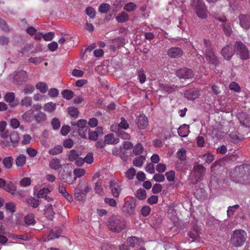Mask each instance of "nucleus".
<instances>
[{
    "mask_svg": "<svg viewBox=\"0 0 250 250\" xmlns=\"http://www.w3.org/2000/svg\"><path fill=\"white\" fill-rule=\"evenodd\" d=\"M195 197L199 200H203L206 196L205 190L202 188H199L196 189L194 193Z\"/></svg>",
    "mask_w": 250,
    "mask_h": 250,
    "instance_id": "nucleus-31",
    "label": "nucleus"
},
{
    "mask_svg": "<svg viewBox=\"0 0 250 250\" xmlns=\"http://www.w3.org/2000/svg\"><path fill=\"white\" fill-rule=\"evenodd\" d=\"M176 76L180 79H189L194 76L193 72L191 69L187 68H183L176 72Z\"/></svg>",
    "mask_w": 250,
    "mask_h": 250,
    "instance_id": "nucleus-9",
    "label": "nucleus"
},
{
    "mask_svg": "<svg viewBox=\"0 0 250 250\" xmlns=\"http://www.w3.org/2000/svg\"><path fill=\"white\" fill-rule=\"evenodd\" d=\"M125 226L124 219L120 216H112L107 221V227L113 232H119L124 229Z\"/></svg>",
    "mask_w": 250,
    "mask_h": 250,
    "instance_id": "nucleus-4",
    "label": "nucleus"
},
{
    "mask_svg": "<svg viewBox=\"0 0 250 250\" xmlns=\"http://www.w3.org/2000/svg\"><path fill=\"white\" fill-rule=\"evenodd\" d=\"M44 212L47 218L50 220H51L53 218L55 212L53 210L52 205L51 204H47L45 206Z\"/></svg>",
    "mask_w": 250,
    "mask_h": 250,
    "instance_id": "nucleus-27",
    "label": "nucleus"
},
{
    "mask_svg": "<svg viewBox=\"0 0 250 250\" xmlns=\"http://www.w3.org/2000/svg\"><path fill=\"white\" fill-rule=\"evenodd\" d=\"M193 172L196 182L202 180L206 173V169L202 165H194Z\"/></svg>",
    "mask_w": 250,
    "mask_h": 250,
    "instance_id": "nucleus-10",
    "label": "nucleus"
},
{
    "mask_svg": "<svg viewBox=\"0 0 250 250\" xmlns=\"http://www.w3.org/2000/svg\"><path fill=\"white\" fill-rule=\"evenodd\" d=\"M7 192L14 194L17 190L16 186L11 181L6 182V185L3 188Z\"/></svg>",
    "mask_w": 250,
    "mask_h": 250,
    "instance_id": "nucleus-29",
    "label": "nucleus"
},
{
    "mask_svg": "<svg viewBox=\"0 0 250 250\" xmlns=\"http://www.w3.org/2000/svg\"><path fill=\"white\" fill-rule=\"evenodd\" d=\"M60 180L66 182L69 184H73L76 180V177H72V174L71 171H64L59 175Z\"/></svg>",
    "mask_w": 250,
    "mask_h": 250,
    "instance_id": "nucleus-13",
    "label": "nucleus"
},
{
    "mask_svg": "<svg viewBox=\"0 0 250 250\" xmlns=\"http://www.w3.org/2000/svg\"><path fill=\"white\" fill-rule=\"evenodd\" d=\"M85 174V170L83 168H76L74 170V174L75 175L74 177H76V179L77 178L81 177L84 175Z\"/></svg>",
    "mask_w": 250,
    "mask_h": 250,
    "instance_id": "nucleus-58",
    "label": "nucleus"
},
{
    "mask_svg": "<svg viewBox=\"0 0 250 250\" xmlns=\"http://www.w3.org/2000/svg\"><path fill=\"white\" fill-rule=\"evenodd\" d=\"M116 132L117 135L123 139L128 140L130 139V135L129 134L122 130L117 129Z\"/></svg>",
    "mask_w": 250,
    "mask_h": 250,
    "instance_id": "nucleus-46",
    "label": "nucleus"
},
{
    "mask_svg": "<svg viewBox=\"0 0 250 250\" xmlns=\"http://www.w3.org/2000/svg\"><path fill=\"white\" fill-rule=\"evenodd\" d=\"M127 241L129 246L134 248L138 247L140 245L142 240L135 236H131L127 238Z\"/></svg>",
    "mask_w": 250,
    "mask_h": 250,
    "instance_id": "nucleus-21",
    "label": "nucleus"
},
{
    "mask_svg": "<svg viewBox=\"0 0 250 250\" xmlns=\"http://www.w3.org/2000/svg\"><path fill=\"white\" fill-rule=\"evenodd\" d=\"M231 177L236 183L250 184V166H240L235 167L231 172Z\"/></svg>",
    "mask_w": 250,
    "mask_h": 250,
    "instance_id": "nucleus-1",
    "label": "nucleus"
},
{
    "mask_svg": "<svg viewBox=\"0 0 250 250\" xmlns=\"http://www.w3.org/2000/svg\"><path fill=\"white\" fill-rule=\"evenodd\" d=\"M136 123L140 129H145L148 125L147 119L144 115H140L136 119Z\"/></svg>",
    "mask_w": 250,
    "mask_h": 250,
    "instance_id": "nucleus-18",
    "label": "nucleus"
},
{
    "mask_svg": "<svg viewBox=\"0 0 250 250\" xmlns=\"http://www.w3.org/2000/svg\"><path fill=\"white\" fill-rule=\"evenodd\" d=\"M191 6L199 18H206L207 11L203 0H194L191 3Z\"/></svg>",
    "mask_w": 250,
    "mask_h": 250,
    "instance_id": "nucleus-5",
    "label": "nucleus"
},
{
    "mask_svg": "<svg viewBox=\"0 0 250 250\" xmlns=\"http://www.w3.org/2000/svg\"><path fill=\"white\" fill-rule=\"evenodd\" d=\"M27 77L26 72L24 70H21L15 76L14 81L16 84L21 85L26 82Z\"/></svg>",
    "mask_w": 250,
    "mask_h": 250,
    "instance_id": "nucleus-14",
    "label": "nucleus"
},
{
    "mask_svg": "<svg viewBox=\"0 0 250 250\" xmlns=\"http://www.w3.org/2000/svg\"><path fill=\"white\" fill-rule=\"evenodd\" d=\"M50 192V190H49L48 188H43L41 189L38 194L37 196L39 198H43L45 197L48 193Z\"/></svg>",
    "mask_w": 250,
    "mask_h": 250,
    "instance_id": "nucleus-60",
    "label": "nucleus"
},
{
    "mask_svg": "<svg viewBox=\"0 0 250 250\" xmlns=\"http://www.w3.org/2000/svg\"><path fill=\"white\" fill-rule=\"evenodd\" d=\"M239 24L244 29L250 28V15L241 14L239 17Z\"/></svg>",
    "mask_w": 250,
    "mask_h": 250,
    "instance_id": "nucleus-12",
    "label": "nucleus"
},
{
    "mask_svg": "<svg viewBox=\"0 0 250 250\" xmlns=\"http://www.w3.org/2000/svg\"><path fill=\"white\" fill-rule=\"evenodd\" d=\"M229 89L231 90L234 91L236 92H240L241 91V88L239 85L236 82H231L229 84Z\"/></svg>",
    "mask_w": 250,
    "mask_h": 250,
    "instance_id": "nucleus-56",
    "label": "nucleus"
},
{
    "mask_svg": "<svg viewBox=\"0 0 250 250\" xmlns=\"http://www.w3.org/2000/svg\"><path fill=\"white\" fill-rule=\"evenodd\" d=\"M51 125L54 129H58L61 126L59 119L56 118H53L51 121Z\"/></svg>",
    "mask_w": 250,
    "mask_h": 250,
    "instance_id": "nucleus-64",
    "label": "nucleus"
},
{
    "mask_svg": "<svg viewBox=\"0 0 250 250\" xmlns=\"http://www.w3.org/2000/svg\"><path fill=\"white\" fill-rule=\"evenodd\" d=\"M109 188L113 197L118 198L121 192L122 189L119 184L115 181H110Z\"/></svg>",
    "mask_w": 250,
    "mask_h": 250,
    "instance_id": "nucleus-11",
    "label": "nucleus"
},
{
    "mask_svg": "<svg viewBox=\"0 0 250 250\" xmlns=\"http://www.w3.org/2000/svg\"><path fill=\"white\" fill-rule=\"evenodd\" d=\"M247 238V234L245 230L237 229L232 232L230 243L234 247H241L245 244Z\"/></svg>",
    "mask_w": 250,
    "mask_h": 250,
    "instance_id": "nucleus-2",
    "label": "nucleus"
},
{
    "mask_svg": "<svg viewBox=\"0 0 250 250\" xmlns=\"http://www.w3.org/2000/svg\"><path fill=\"white\" fill-rule=\"evenodd\" d=\"M234 53V50L230 45H227L224 47L221 51L222 56L225 59L229 60Z\"/></svg>",
    "mask_w": 250,
    "mask_h": 250,
    "instance_id": "nucleus-16",
    "label": "nucleus"
},
{
    "mask_svg": "<svg viewBox=\"0 0 250 250\" xmlns=\"http://www.w3.org/2000/svg\"><path fill=\"white\" fill-rule=\"evenodd\" d=\"M62 167L61 160L57 158L52 159L49 162V167L53 170H58Z\"/></svg>",
    "mask_w": 250,
    "mask_h": 250,
    "instance_id": "nucleus-25",
    "label": "nucleus"
},
{
    "mask_svg": "<svg viewBox=\"0 0 250 250\" xmlns=\"http://www.w3.org/2000/svg\"><path fill=\"white\" fill-rule=\"evenodd\" d=\"M26 203L28 206H30L34 208H37L40 204L39 200L33 197L27 199Z\"/></svg>",
    "mask_w": 250,
    "mask_h": 250,
    "instance_id": "nucleus-37",
    "label": "nucleus"
},
{
    "mask_svg": "<svg viewBox=\"0 0 250 250\" xmlns=\"http://www.w3.org/2000/svg\"><path fill=\"white\" fill-rule=\"evenodd\" d=\"M114 127L115 128L117 127V129H126L129 127V124L124 117H122L121 118V122L119 124H116L112 126V129H113Z\"/></svg>",
    "mask_w": 250,
    "mask_h": 250,
    "instance_id": "nucleus-26",
    "label": "nucleus"
},
{
    "mask_svg": "<svg viewBox=\"0 0 250 250\" xmlns=\"http://www.w3.org/2000/svg\"><path fill=\"white\" fill-rule=\"evenodd\" d=\"M146 158L145 156L140 155L136 157L133 161V164L134 166L141 167H142L144 162Z\"/></svg>",
    "mask_w": 250,
    "mask_h": 250,
    "instance_id": "nucleus-32",
    "label": "nucleus"
},
{
    "mask_svg": "<svg viewBox=\"0 0 250 250\" xmlns=\"http://www.w3.org/2000/svg\"><path fill=\"white\" fill-rule=\"evenodd\" d=\"M86 195H84L83 192H79L75 189V198L78 201H83L85 200Z\"/></svg>",
    "mask_w": 250,
    "mask_h": 250,
    "instance_id": "nucleus-59",
    "label": "nucleus"
},
{
    "mask_svg": "<svg viewBox=\"0 0 250 250\" xmlns=\"http://www.w3.org/2000/svg\"><path fill=\"white\" fill-rule=\"evenodd\" d=\"M90 129L89 127H84L82 129H78V132L79 135L83 138H86V134L89 132Z\"/></svg>",
    "mask_w": 250,
    "mask_h": 250,
    "instance_id": "nucleus-53",
    "label": "nucleus"
},
{
    "mask_svg": "<svg viewBox=\"0 0 250 250\" xmlns=\"http://www.w3.org/2000/svg\"><path fill=\"white\" fill-rule=\"evenodd\" d=\"M189 132V126L188 125L184 124L180 126L178 130V133L182 137H187Z\"/></svg>",
    "mask_w": 250,
    "mask_h": 250,
    "instance_id": "nucleus-24",
    "label": "nucleus"
},
{
    "mask_svg": "<svg viewBox=\"0 0 250 250\" xmlns=\"http://www.w3.org/2000/svg\"><path fill=\"white\" fill-rule=\"evenodd\" d=\"M26 161L25 155L22 154H20L15 160L16 165L18 167H21L25 165Z\"/></svg>",
    "mask_w": 250,
    "mask_h": 250,
    "instance_id": "nucleus-28",
    "label": "nucleus"
},
{
    "mask_svg": "<svg viewBox=\"0 0 250 250\" xmlns=\"http://www.w3.org/2000/svg\"><path fill=\"white\" fill-rule=\"evenodd\" d=\"M85 13L90 18L93 19L95 16V11L94 8L91 7L86 8Z\"/></svg>",
    "mask_w": 250,
    "mask_h": 250,
    "instance_id": "nucleus-62",
    "label": "nucleus"
},
{
    "mask_svg": "<svg viewBox=\"0 0 250 250\" xmlns=\"http://www.w3.org/2000/svg\"><path fill=\"white\" fill-rule=\"evenodd\" d=\"M24 222L28 225H34L36 221L34 219V216L33 214H29L24 217Z\"/></svg>",
    "mask_w": 250,
    "mask_h": 250,
    "instance_id": "nucleus-39",
    "label": "nucleus"
},
{
    "mask_svg": "<svg viewBox=\"0 0 250 250\" xmlns=\"http://www.w3.org/2000/svg\"><path fill=\"white\" fill-rule=\"evenodd\" d=\"M21 105L23 106H25L26 107L30 106L32 104V99L29 97H25L21 100Z\"/></svg>",
    "mask_w": 250,
    "mask_h": 250,
    "instance_id": "nucleus-48",
    "label": "nucleus"
},
{
    "mask_svg": "<svg viewBox=\"0 0 250 250\" xmlns=\"http://www.w3.org/2000/svg\"><path fill=\"white\" fill-rule=\"evenodd\" d=\"M63 147L61 145H57L54 148L49 150L48 153L52 155H56L62 152Z\"/></svg>",
    "mask_w": 250,
    "mask_h": 250,
    "instance_id": "nucleus-33",
    "label": "nucleus"
},
{
    "mask_svg": "<svg viewBox=\"0 0 250 250\" xmlns=\"http://www.w3.org/2000/svg\"><path fill=\"white\" fill-rule=\"evenodd\" d=\"M137 6L133 2H128L126 3L124 7V10L127 12H131L136 8Z\"/></svg>",
    "mask_w": 250,
    "mask_h": 250,
    "instance_id": "nucleus-52",
    "label": "nucleus"
},
{
    "mask_svg": "<svg viewBox=\"0 0 250 250\" xmlns=\"http://www.w3.org/2000/svg\"><path fill=\"white\" fill-rule=\"evenodd\" d=\"M86 124L87 121L83 119L79 120L76 124L71 122V125L74 126H77V127H78V129H82L84 127H88V126L86 125Z\"/></svg>",
    "mask_w": 250,
    "mask_h": 250,
    "instance_id": "nucleus-41",
    "label": "nucleus"
},
{
    "mask_svg": "<svg viewBox=\"0 0 250 250\" xmlns=\"http://www.w3.org/2000/svg\"><path fill=\"white\" fill-rule=\"evenodd\" d=\"M62 232V229L60 227L56 228L52 230L48 236V240L59 238Z\"/></svg>",
    "mask_w": 250,
    "mask_h": 250,
    "instance_id": "nucleus-23",
    "label": "nucleus"
},
{
    "mask_svg": "<svg viewBox=\"0 0 250 250\" xmlns=\"http://www.w3.org/2000/svg\"><path fill=\"white\" fill-rule=\"evenodd\" d=\"M36 88L39 89L41 92L45 93L48 90V87L47 84L43 82H39L36 85Z\"/></svg>",
    "mask_w": 250,
    "mask_h": 250,
    "instance_id": "nucleus-35",
    "label": "nucleus"
},
{
    "mask_svg": "<svg viewBox=\"0 0 250 250\" xmlns=\"http://www.w3.org/2000/svg\"><path fill=\"white\" fill-rule=\"evenodd\" d=\"M202 51L204 53L207 62L215 66L219 62L218 59L215 55L210 41L205 39Z\"/></svg>",
    "mask_w": 250,
    "mask_h": 250,
    "instance_id": "nucleus-3",
    "label": "nucleus"
},
{
    "mask_svg": "<svg viewBox=\"0 0 250 250\" xmlns=\"http://www.w3.org/2000/svg\"><path fill=\"white\" fill-rule=\"evenodd\" d=\"M79 156V154L78 152L75 149H72L69 154L68 155V160L70 161H74L76 160Z\"/></svg>",
    "mask_w": 250,
    "mask_h": 250,
    "instance_id": "nucleus-47",
    "label": "nucleus"
},
{
    "mask_svg": "<svg viewBox=\"0 0 250 250\" xmlns=\"http://www.w3.org/2000/svg\"><path fill=\"white\" fill-rule=\"evenodd\" d=\"M56 105L53 102H49L45 104L43 109L45 111L48 112H52L56 109Z\"/></svg>",
    "mask_w": 250,
    "mask_h": 250,
    "instance_id": "nucleus-36",
    "label": "nucleus"
},
{
    "mask_svg": "<svg viewBox=\"0 0 250 250\" xmlns=\"http://www.w3.org/2000/svg\"><path fill=\"white\" fill-rule=\"evenodd\" d=\"M13 158L11 156L5 157L2 161L4 167L7 169L10 168L12 166Z\"/></svg>",
    "mask_w": 250,
    "mask_h": 250,
    "instance_id": "nucleus-38",
    "label": "nucleus"
},
{
    "mask_svg": "<svg viewBox=\"0 0 250 250\" xmlns=\"http://www.w3.org/2000/svg\"><path fill=\"white\" fill-rule=\"evenodd\" d=\"M102 181L100 180L95 184V190L96 192L101 195L104 194V190L102 188Z\"/></svg>",
    "mask_w": 250,
    "mask_h": 250,
    "instance_id": "nucleus-40",
    "label": "nucleus"
},
{
    "mask_svg": "<svg viewBox=\"0 0 250 250\" xmlns=\"http://www.w3.org/2000/svg\"><path fill=\"white\" fill-rule=\"evenodd\" d=\"M136 174V170L134 168H129L125 173L126 177L130 180L133 179Z\"/></svg>",
    "mask_w": 250,
    "mask_h": 250,
    "instance_id": "nucleus-54",
    "label": "nucleus"
},
{
    "mask_svg": "<svg viewBox=\"0 0 250 250\" xmlns=\"http://www.w3.org/2000/svg\"><path fill=\"white\" fill-rule=\"evenodd\" d=\"M15 99V95L13 92H9L4 96V100L7 103H12Z\"/></svg>",
    "mask_w": 250,
    "mask_h": 250,
    "instance_id": "nucleus-51",
    "label": "nucleus"
},
{
    "mask_svg": "<svg viewBox=\"0 0 250 250\" xmlns=\"http://www.w3.org/2000/svg\"><path fill=\"white\" fill-rule=\"evenodd\" d=\"M62 94L64 98L69 100L72 99L74 96V93L70 90H64L62 92Z\"/></svg>",
    "mask_w": 250,
    "mask_h": 250,
    "instance_id": "nucleus-44",
    "label": "nucleus"
},
{
    "mask_svg": "<svg viewBox=\"0 0 250 250\" xmlns=\"http://www.w3.org/2000/svg\"><path fill=\"white\" fill-rule=\"evenodd\" d=\"M135 208L136 200L134 198H131L125 202L122 210L126 216H130L134 214Z\"/></svg>",
    "mask_w": 250,
    "mask_h": 250,
    "instance_id": "nucleus-6",
    "label": "nucleus"
},
{
    "mask_svg": "<svg viewBox=\"0 0 250 250\" xmlns=\"http://www.w3.org/2000/svg\"><path fill=\"white\" fill-rule=\"evenodd\" d=\"M183 54V50L179 47H171L167 51L168 56L171 58L180 57Z\"/></svg>",
    "mask_w": 250,
    "mask_h": 250,
    "instance_id": "nucleus-17",
    "label": "nucleus"
},
{
    "mask_svg": "<svg viewBox=\"0 0 250 250\" xmlns=\"http://www.w3.org/2000/svg\"><path fill=\"white\" fill-rule=\"evenodd\" d=\"M240 124L247 127H250V117L246 113H241L238 117Z\"/></svg>",
    "mask_w": 250,
    "mask_h": 250,
    "instance_id": "nucleus-19",
    "label": "nucleus"
},
{
    "mask_svg": "<svg viewBox=\"0 0 250 250\" xmlns=\"http://www.w3.org/2000/svg\"><path fill=\"white\" fill-rule=\"evenodd\" d=\"M9 137L10 141L8 140H3L2 141L3 145L4 146H6L12 145L14 147L17 146L20 140V137L18 133L16 131H13L10 134Z\"/></svg>",
    "mask_w": 250,
    "mask_h": 250,
    "instance_id": "nucleus-8",
    "label": "nucleus"
},
{
    "mask_svg": "<svg viewBox=\"0 0 250 250\" xmlns=\"http://www.w3.org/2000/svg\"><path fill=\"white\" fill-rule=\"evenodd\" d=\"M184 97L189 100H193L199 96L198 91L197 90L191 89L187 90L184 94Z\"/></svg>",
    "mask_w": 250,
    "mask_h": 250,
    "instance_id": "nucleus-20",
    "label": "nucleus"
},
{
    "mask_svg": "<svg viewBox=\"0 0 250 250\" xmlns=\"http://www.w3.org/2000/svg\"><path fill=\"white\" fill-rule=\"evenodd\" d=\"M235 50L240 58L243 60H247L249 58V53L245 44L242 42H236L235 43Z\"/></svg>",
    "mask_w": 250,
    "mask_h": 250,
    "instance_id": "nucleus-7",
    "label": "nucleus"
},
{
    "mask_svg": "<svg viewBox=\"0 0 250 250\" xmlns=\"http://www.w3.org/2000/svg\"><path fill=\"white\" fill-rule=\"evenodd\" d=\"M187 151L185 148H182L177 152V157L181 161H185L186 159Z\"/></svg>",
    "mask_w": 250,
    "mask_h": 250,
    "instance_id": "nucleus-42",
    "label": "nucleus"
},
{
    "mask_svg": "<svg viewBox=\"0 0 250 250\" xmlns=\"http://www.w3.org/2000/svg\"><path fill=\"white\" fill-rule=\"evenodd\" d=\"M104 142L107 144L115 145L119 142V139L112 134H108L105 136Z\"/></svg>",
    "mask_w": 250,
    "mask_h": 250,
    "instance_id": "nucleus-22",
    "label": "nucleus"
},
{
    "mask_svg": "<svg viewBox=\"0 0 250 250\" xmlns=\"http://www.w3.org/2000/svg\"><path fill=\"white\" fill-rule=\"evenodd\" d=\"M109 5L107 3H103L99 7V11L101 13H106L109 9Z\"/></svg>",
    "mask_w": 250,
    "mask_h": 250,
    "instance_id": "nucleus-61",
    "label": "nucleus"
},
{
    "mask_svg": "<svg viewBox=\"0 0 250 250\" xmlns=\"http://www.w3.org/2000/svg\"><path fill=\"white\" fill-rule=\"evenodd\" d=\"M202 159L204 161H205L206 163L209 164L211 163L214 160V156L209 153H207L205 154L203 157Z\"/></svg>",
    "mask_w": 250,
    "mask_h": 250,
    "instance_id": "nucleus-50",
    "label": "nucleus"
},
{
    "mask_svg": "<svg viewBox=\"0 0 250 250\" xmlns=\"http://www.w3.org/2000/svg\"><path fill=\"white\" fill-rule=\"evenodd\" d=\"M75 189L79 192H83L84 195H86L87 193L90 191V188L85 180H82L79 181V183Z\"/></svg>",
    "mask_w": 250,
    "mask_h": 250,
    "instance_id": "nucleus-15",
    "label": "nucleus"
},
{
    "mask_svg": "<svg viewBox=\"0 0 250 250\" xmlns=\"http://www.w3.org/2000/svg\"><path fill=\"white\" fill-rule=\"evenodd\" d=\"M104 202L109 206L113 207H116L117 202L115 199L111 198H104Z\"/></svg>",
    "mask_w": 250,
    "mask_h": 250,
    "instance_id": "nucleus-63",
    "label": "nucleus"
},
{
    "mask_svg": "<svg viewBox=\"0 0 250 250\" xmlns=\"http://www.w3.org/2000/svg\"><path fill=\"white\" fill-rule=\"evenodd\" d=\"M113 44L111 45L113 49H115L116 47L120 46L123 43V39L122 38H117L111 41Z\"/></svg>",
    "mask_w": 250,
    "mask_h": 250,
    "instance_id": "nucleus-49",
    "label": "nucleus"
},
{
    "mask_svg": "<svg viewBox=\"0 0 250 250\" xmlns=\"http://www.w3.org/2000/svg\"><path fill=\"white\" fill-rule=\"evenodd\" d=\"M136 197L140 199L144 200L146 197V193L145 190L140 189L137 190L136 193Z\"/></svg>",
    "mask_w": 250,
    "mask_h": 250,
    "instance_id": "nucleus-57",
    "label": "nucleus"
},
{
    "mask_svg": "<svg viewBox=\"0 0 250 250\" xmlns=\"http://www.w3.org/2000/svg\"><path fill=\"white\" fill-rule=\"evenodd\" d=\"M128 15L125 12H122L116 17V20L119 22H124L128 21Z\"/></svg>",
    "mask_w": 250,
    "mask_h": 250,
    "instance_id": "nucleus-34",
    "label": "nucleus"
},
{
    "mask_svg": "<svg viewBox=\"0 0 250 250\" xmlns=\"http://www.w3.org/2000/svg\"><path fill=\"white\" fill-rule=\"evenodd\" d=\"M144 147L141 144L136 145L133 149V153L135 155H139L143 153Z\"/></svg>",
    "mask_w": 250,
    "mask_h": 250,
    "instance_id": "nucleus-55",
    "label": "nucleus"
},
{
    "mask_svg": "<svg viewBox=\"0 0 250 250\" xmlns=\"http://www.w3.org/2000/svg\"><path fill=\"white\" fill-rule=\"evenodd\" d=\"M68 112L69 115L75 118H77L78 117L79 111L78 109L74 106H70L68 108Z\"/></svg>",
    "mask_w": 250,
    "mask_h": 250,
    "instance_id": "nucleus-43",
    "label": "nucleus"
},
{
    "mask_svg": "<svg viewBox=\"0 0 250 250\" xmlns=\"http://www.w3.org/2000/svg\"><path fill=\"white\" fill-rule=\"evenodd\" d=\"M34 118L37 122L41 123L45 120L46 115L43 112H40L35 115Z\"/></svg>",
    "mask_w": 250,
    "mask_h": 250,
    "instance_id": "nucleus-45",
    "label": "nucleus"
},
{
    "mask_svg": "<svg viewBox=\"0 0 250 250\" xmlns=\"http://www.w3.org/2000/svg\"><path fill=\"white\" fill-rule=\"evenodd\" d=\"M222 27L225 34L227 36H230L232 33V27L229 22L223 23Z\"/></svg>",
    "mask_w": 250,
    "mask_h": 250,
    "instance_id": "nucleus-30",
    "label": "nucleus"
}]
</instances>
